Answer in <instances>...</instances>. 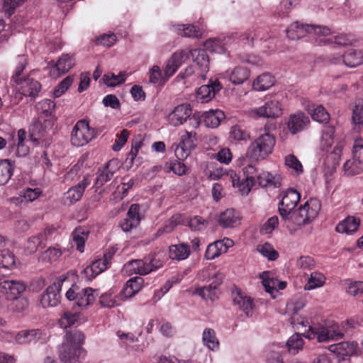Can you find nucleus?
<instances>
[{
	"instance_id": "nucleus-1",
	"label": "nucleus",
	"mask_w": 363,
	"mask_h": 363,
	"mask_svg": "<svg viewBox=\"0 0 363 363\" xmlns=\"http://www.w3.org/2000/svg\"><path fill=\"white\" fill-rule=\"evenodd\" d=\"M300 194L289 189L283 192L279 203V212L289 230H296L312 222L320 210V202L317 199H310L303 206L294 210L300 200Z\"/></svg>"
},
{
	"instance_id": "nucleus-2",
	"label": "nucleus",
	"mask_w": 363,
	"mask_h": 363,
	"mask_svg": "<svg viewBox=\"0 0 363 363\" xmlns=\"http://www.w3.org/2000/svg\"><path fill=\"white\" fill-rule=\"evenodd\" d=\"M84 339V334L81 330H67L59 348L60 361L62 363H82L86 355V351L82 347Z\"/></svg>"
},
{
	"instance_id": "nucleus-3",
	"label": "nucleus",
	"mask_w": 363,
	"mask_h": 363,
	"mask_svg": "<svg viewBox=\"0 0 363 363\" xmlns=\"http://www.w3.org/2000/svg\"><path fill=\"white\" fill-rule=\"evenodd\" d=\"M275 143L273 135L269 133L261 134L247 147L246 157L252 161L264 160L273 152Z\"/></svg>"
},
{
	"instance_id": "nucleus-4",
	"label": "nucleus",
	"mask_w": 363,
	"mask_h": 363,
	"mask_svg": "<svg viewBox=\"0 0 363 363\" xmlns=\"http://www.w3.org/2000/svg\"><path fill=\"white\" fill-rule=\"evenodd\" d=\"M343 337L339 325L335 323H328L325 325L310 326L306 333V337L316 339L319 342L337 340Z\"/></svg>"
},
{
	"instance_id": "nucleus-5",
	"label": "nucleus",
	"mask_w": 363,
	"mask_h": 363,
	"mask_svg": "<svg viewBox=\"0 0 363 363\" xmlns=\"http://www.w3.org/2000/svg\"><path fill=\"white\" fill-rule=\"evenodd\" d=\"M163 262L155 255L145 257L143 259H133L124 265L126 273L147 275L162 267Z\"/></svg>"
},
{
	"instance_id": "nucleus-6",
	"label": "nucleus",
	"mask_w": 363,
	"mask_h": 363,
	"mask_svg": "<svg viewBox=\"0 0 363 363\" xmlns=\"http://www.w3.org/2000/svg\"><path fill=\"white\" fill-rule=\"evenodd\" d=\"M289 38L298 40L305 37L306 35L320 36H328L330 34V29L327 26H320L312 24H303L298 21L290 25L286 30Z\"/></svg>"
},
{
	"instance_id": "nucleus-7",
	"label": "nucleus",
	"mask_w": 363,
	"mask_h": 363,
	"mask_svg": "<svg viewBox=\"0 0 363 363\" xmlns=\"http://www.w3.org/2000/svg\"><path fill=\"white\" fill-rule=\"evenodd\" d=\"M245 114L252 119L259 118H274L282 114V105L279 100L274 99L267 101L262 106L245 111Z\"/></svg>"
},
{
	"instance_id": "nucleus-8",
	"label": "nucleus",
	"mask_w": 363,
	"mask_h": 363,
	"mask_svg": "<svg viewBox=\"0 0 363 363\" xmlns=\"http://www.w3.org/2000/svg\"><path fill=\"white\" fill-rule=\"evenodd\" d=\"M94 129L90 128L85 119L78 121L71 132V143L76 147L86 145L95 136Z\"/></svg>"
},
{
	"instance_id": "nucleus-9",
	"label": "nucleus",
	"mask_w": 363,
	"mask_h": 363,
	"mask_svg": "<svg viewBox=\"0 0 363 363\" xmlns=\"http://www.w3.org/2000/svg\"><path fill=\"white\" fill-rule=\"evenodd\" d=\"M118 162L116 159L109 160L105 165L98 169L94 185L96 188L104 186L110 181L113 174L118 170Z\"/></svg>"
},
{
	"instance_id": "nucleus-10",
	"label": "nucleus",
	"mask_w": 363,
	"mask_h": 363,
	"mask_svg": "<svg viewBox=\"0 0 363 363\" xmlns=\"http://www.w3.org/2000/svg\"><path fill=\"white\" fill-rule=\"evenodd\" d=\"M141 220L140 206L138 203H133L130 205L126 213V217L121 220L120 226L123 231L129 232L137 228Z\"/></svg>"
},
{
	"instance_id": "nucleus-11",
	"label": "nucleus",
	"mask_w": 363,
	"mask_h": 363,
	"mask_svg": "<svg viewBox=\"0 0 363 363\" xmlns=\"http://www.w3.org/2000/svg\"><path fill=\"white\" fill-rule=\"evenodd\" d=\"M358 345L356 342H342L330 347V350L336 353L340 361L349 360L350 357L357 352Z\"/></svg>"
},
{
	"instance_id": "nucleus-12",
	"label": "nucleus",
	"mask_w": 363,
	"mask_h": 363,
	"mask_svg": "<svg viewBox=\"0 0 363 363\" xmlns=\"http://www.w3.org/2000/svg\"><path fill=\"white\" fill-rule=\"evenodd\" d=\"M286 124L289 132L295 135L308 127L310 119L303 112L298 111L289 116Z\"/></svg>"
},
{
	"instance_id": "nucleus-13",
	"label": "nucleus",
	"mask_w": 363,
	"mask_h": 363,
	"mask_svg": "<svg viewBox=\"0 0 363 363\" xmlns=\"http://www.w3.org/2000/svg\"><path fill=\"white\" fill-rule=\"evenodd\" d=\"M191 108L189 104L178 105L169 114L168 121L173 126H178L183 124L191 116Z\"/></svg>"
},
{
	"instance_id": "nucleus-14",
	"label": "nucleus",
	"mask_w": 363,
	"mask_h": 363,
	"mask_svg": "<svg viewBox=\"0 0 363 363\" xmlns=\"http://www.w3.org/2000/svg\"><path fill=\"white\" fill-rule=\"evenodd\" d=\"M234 245V241L230 238L216 240L208 245L206 250V259H213L221 254L227 252L228 250Z\"/></svg>"
},
{
	"instance_id": "nucleus-15",
	"label": "nucleus",
	"mask_w": 363,
	"mask_h": 363,
	"mask_svg": "<svg viewBox=\"0 0 363 363\" xmlns=\"http://www.w3.org/2000/svg\"><path fill=\"white\" fill-rule=\"evenodd\" d=\"M26 289V285L21 281L5 280L0 283V292L5 294L7 299L17 298Z\"/></svg>"
},
{
	"instance_id": "nucleus-16",
	"label": "nucleus",
	"mask_w": 363,
	"mask_h": 363,
	"mask_svg": "<svg viewBox=\"0 0 363 363\" xmlns=\"http://www.w3.org/2000/svg\"><path fill=\"white\" fill-rule=\"evenodd\" d=\"M232 296L234 304L238 306L247 316H251L254 309L252 298L238 289L233 291Z\"/></svg>"
},
{
	"instance_id": "nucleus-17",
	"label": "nucleus",
	"mask_w": 363,
	"mask_h": 363,
	"mask_svg": "<svg viewBox=\"0 0 363 363\" xmlns=\"http://www.w3.org/2000/svg\"><path fill=\"white\" fill-rule=\"evenodd\" d=\"M334 64L343 62L348 67H354L363 62V54L360 50L350 49L344 55H338L331 59Z\"/></svg>"
},
{
	"instance_id": "nucleus-18",
	"label": "nucleus",
	"mask_w": 363,
	"mask_h": 363,
	"mask_svg": "<svg viewBox=\"0 0 363 363\" xmlns=\"http://www.w3.org/2000/svg\"><path fill=\"white\" fill-rule=\"evenodd\" d=\"M186 55V53L184 50L177 51L173 53L172 57L167 60L164 69L165 77L169 78L174 74L182 65Z\"/></svg>"
},
{
	"instance_id": "nucleus-19",
	"label": "nucleus",
	"mask_w": 363,
	"mask_h": 363,
	"mask_svg": "<svg viewBox=\"0 0 363 363\" xmlns=\"http://www.w3.org/2000/svg\"><path fill=\"white\" fill-rule=\"evenodd\" d=\"M143 282L144 280L140 277L130 278L126 281L123 289L120 293V296L123 300L133 297L142 289Z\"/></svg>"
},
{
	"instance_id": "nucleus-20",
	"label": "nucleus",
	"mask_w": 363,
	"mask_h": 363,
	"mask_svg": "<svg viewBox=\"0 0 363 363\" xmlns=\"http://www.w3.org/2000/svg\"><path fill=\"white\" fill-rule=\"evenodd\" d=\"M87 177H84L83 180L74 186L69 188L65 194V199L69 203L78 201L82 196L85 189L89 185Z\"/></svg>"
},
{
	"instance_id": "nucleus-21",
	"label": "nucleus",
	"mask_w": 363,
	"mask_h": 363,
	"mask_svg": "<svg viewBox=\"0 0 363 363\" xmlns=\"http://www.w3.org/2000/svg\"><path fill=\"white\" fill-rule=\"evenodd\" d=\"M250 76L247 69L242 67H237L231 72L226 71L220 74V78H228L233 84H241L245 82Z\"/></svg>"
},
{
	"instance_id": "nucleus-22",
	"label": "nucleus",
	"mask_w": 363,
	"mask_h": 363,
	"mask_svg": "<svg viewBox=\"0 0 363 363\" xmlns=\"http://www.w3.org/2000/svg\"><path fill=\"white\" fill-rule=\"evenodd\" d=\"M60 293H57L55 286H48L41 295L40 304L44 308L55 307L60 303Z\"/></svg>"
},
{
	"instance_id": "nucleus-23",
	"label": "nucleus",
	"mask_w": 363,
	"mask_h": 363,
	"mask_svg": "<svg viewBox=\"0 0 363 363\" xmlns=\"http://www.w3.org/2000/svg\"><path fill=\"white\" fill-rule=\"evenodd\" d=\"M74 65V59L67 54L62 55L57 60L55 67L51 70V74L54 77H59L69 71Z\"/></svg>"
},
{
	"instance_id": "nucleus-24",
	"label": "nucleus",
	"mask_w": 363,
	"mask_h": 363,
	"mask_svg": "<svg viewBox=\"0 0 363 363\" xmlns=\"http://www.w3.org/2000/svg\"><path fill=\"white\" fill-rule=\"evenodd\" d=\"M240 215L233 208H228L220 213L218 218L219 224L223 228L235 227L240 223Z\"/></svg>"
},
{
	"instance_id": "nucleus-25",
	"label": "nucleus",
	"mask_w": 363,
	"mask_h": 363,
	"mask_svg": "<svg viewBox=\"0 0 363 363\" xmlns=\"http://www.w3.org/2000/svg\"><path fill=\"white\" fill-rule=\"evenodd\" d=\"M15 67L13 74L11 77V81L16 84H20L22 79L25 78L23 71L28 65V56L26 55H18L14 60Z\"/></svg>"
},
{
	"instance_id": "nucleus-26",
	"label": "nucleus",
	"mask_w": 363,
	"mask_h": 363,
	"mask_svg": "<svg viewBox=\"0 0 363 363\" xmlns=\"http://www.w3.org/2000/svg\"><path fill=\"white\" fill-rule=\"evenodd\" d=\"M46 123H50V122L44 120L43 123L38 119L30 125L29 138L33 143L37 145L39 144V140L45 136L47 128Z\"/></svg>"
},
{
	"instance_id": "nucleus-27",
	"label": "nucleus",
	"mask_w": 363,
	"mask_h": 363,
	"mask_svg": "<svg viewBox=\"0 0 363 363\" xmlns=\"http://www.w3.org/2000/svg\"><path fill=\"white\" fill-rule=\"evenodd\" d=\"M19 85H21L20 88L21 94L25 96H30L31 98L38 96L41 89L40 82L29 78L22 79V82Z\"/></svg>"
},
{
	"instance_id": "nucleus-28",
	"label": "nucleus",
	"mask_w": 363,
	"mask_h": 363,
	"mask_svg": "<svg viewBox=\"0 0 363 363\" xmlns=\"http://www.w3.org/2000/svg\"><path fill=\"white\" fill-rule=\"evenodd\" d=\"M179 225H186V214L176 213L173 215L164 223L163 227L159 228L157 233L160 235L163 233H169Z\"/></svg>"
},
{
	"instance_id": "nucleus-29",
	"label": "nucleus",
	"mask_w": 363,
	"mask_h": 363,
	"mask_svg": "<svg viewBox=\"0 0 363 363\" xmlns=\"http://www.w3.org/2000/svg\"><path fill=\"white\" fill-rule=\"evenodd\" d=\"M108 267L109 265L101 258L92 262L83 270V274L87 279L91 280Z\"/></svg>"
},
{
	"instance_id": "nucleus-30",
	"label": "nucleus",
	"mask_w": 363,
	"mask_h": 363,
	"mask_svg": "<svg viewBox=\"0 0 363 363\" xmlns=\"http://www.w3.org/2000/svg\"><path fill=\"white\" fill-rule=\"evenodd\" d=\"M225 118L224 112L218 108L206 111V127L218 128L221 121Z\"/></svg>"
},
{
	"instance_id": "nucleus-31",
	"label": "nucleus",
	"mask_w": 363,
	"mask_h": 363,
	"mask_svg": "<svg viewBox=\"0 0 363 363\" xmlns=\"http://www.w3.org/2000/svg\"><path fill=\"white\" fill-rule=\"evenodd\" d=\"M96 296L98 293L92 288L79 289L76 304L79 307L89 306L94 302Z\"/></svg>"
},
{
	"instance_id": "nucleus-32",
	"label": "nucleus",
	"mask_w": 363,
	"mask_h": 363,
	"mask_svg": "<svg viewBox=\"0 0 363 363\" xmlns=\"http://www.w3.org/2000/svg\"><path fill=\"white\" fill-rule=\"evenodd\" d=\"M274 77L269 73H263L254 80L253 89L258 91H264L274 84Z\"/></svg>"
},
{
	"instance_id": "nucleus-33",
	"label": "nucleus",
	"mask_w": 363,
	"mask_h": 363,
	"mask_svg": "<svg viewBox=\"0 0 363 363\" xmlns=\"http://www.w3.org/2000/svg\"><path fill=\"white\" fill-rule=\"evenodd\" d=\"M345 146V142H338L333 151H331L325 158V164L332 169H335L339 164L340 157L342 155V148Z\"/></svg>"
},
{
	"instance_id": "nucleus-34",
	"label": "nucleus",
	"mask_w": 363,
	"mask_h": 363,
	"mask_svg": "<svg viewBox=\"0 0 363 363\" xmlns=\"http://www.w3.org/2000/svg\"><path fill=\"white\" fill-rule=\"evenodd\" d=\"M359 224V219L354 217H347L336 226V230L340 233L352 234L357 231Z\"/></svg>"
},
{
	"instance_id": "nucleus-35",
	"label": "nucleus",
	"mask_w": 363,
	"mask_h": 363,
	"mask_svg": "<svg viewBox=\"0 0 363 363\" xmlns=\"http://www.w3.org/2000/svg\"><path fill=\"white\" fill-rule=\"evenodd\" d=\"M14 169L13 164L8 159L0 160V185H5L10 180Z\"/></svg>"
},
{
	"instance_id": "nucleus-36",
	"label": "nucleus",
	"mask_w": 363,
	"mask_h": 363,
	"mask_svg": "<svg viewBox=\"0 0 363 363\" xmlns=\"http://www.w3.org/2000/svg\"><path fill=\"white\" fill-rule=\"evenodd\" d=\"M190 254L188 245L182 243L169 247V257L172 259L182 260L186 259Z\"/></svg>"
},
{
	"instance_id": "nucleus-37",
	"label": "nucleus",
	"mask_w": 363,
	"mask_h": 363,
	"mask_svg": "<svg viewBox=\"0 0 363 363\" xmlns=\"http://www.w3.org/2000/svg\"><path fill=\"white\" fill-rule=\"evenodd\" d=\"M326 281L325 275L319 272H313L311 273L308 281L304 286V289L311 291L323 286Z\"/></svg>"
},
{
	"instance_id": "nucleus-38",
	"label": "nucleus",
	"mask_w": 363,
	"mask_h": 363,
	"mask_svg": "<svg viewBox=\"0 0 363 363\" xmlns=\"http://www.w3.org/2000/svg\"><path fill=\"white\" fill-rule=\"evenodd\" d=\"M89 237V232L82 227L75 228L72 233L73 242L80 252L84 251V245Z\"/></svg>"
},
{
	"instance_id": "nucleus-39",
	"label": "nucleus",
	"mask_w": 363,
	"mask_h": 363,
	"mask_svg": "<svg viewBox=\"0 0 363 363\" xmlns=\"http://www.w3.org/2000/svg\"><path fill=\"white\" fill-rule=\"evenodd\" d=\"M260 278L262 279V283L265 291L274 298L275 294L277 293L278 280L272 277L271 274L269 272H264L260 275Z\"/></svg>"
},
{
	"instance_id": "nucleus-40",
	"label": "nucleus",
	"mask_w": 363,
	"mask_h": 363,
	"mask_svg": "<svg viewBox=\"0 0 363 363\" xmlns=\"http://www.w3.org/2000/svg\"><path fill=\"white\" fill-rule=\"evenodd\" d=\"M313 120L319 123H327L330 120V115L321 105H313L308 109Z\"/></svg>"
},
{
	"instance_id": "nucleus-41",
	"label": "nucleus",
	"mask_w": 363,
	"mask_h": 363,
	"mask_svg": "<svg viewBox=\"0 0 363 363\" xmlns=\"http://www.w3.org/2000/svg\"><path fill=\"white\" fill-rule=\"evenodd\" d=\"M104 83L110 87H115L123 84L126 80V74L125 72H121L118 74L112 72H108L104 74L102 77Z\"/></svg>"
},
{
	"instance_id": "nucleus-42",
	"label": "nucleus",
	"mask_w": 363,
	"mask_h": 363,
	"mask_svg": "<svg viewBox=\"0 0 363 363\" xmlns=\"http://www.w3.org/2000/svg\"><path fill=\"white\" fill-rule=\"evenodd\" d=\"M114 289H111L108 292L102 294L100 296V303L104 307L113 308L120 304V301L123 300L122 297L114 295Z\"/></svg>"
},
{
	"instance_id": "nucleus-43",
	"label": "nucleus",
	"mask_w": 363,
	"mask_h": 363,
	"mask_svg": "<svg viewBox=\"0 0 363 363\" xmlns=\"http://www.w3.org/2000/svg\"><path fill=\"white\" fill-rule=\"evenodd\" d=\"M334 126L328 125L324 127L322 132L320 147L323 150H328L334 143Z\"/></svg>"
},
{
	"instance_id": "nucleus-44",
	"label": "nucleus",
	"mask_w": 363,
	"mask_h": 363,
	"mask_svg": "<svg viewBox=\"0 0 363 363\" xmlns=\"http://www.w3.org/2000/svg\"><path fill=\"white\" fill-rule=\"evenodd\" d=\"M16 257L8 249L0 250V267L11 269L16 267Z\"/></svg>"
},
{
	"instance_id": "nucleus-45",
	"label": "nucleus",
	"mask_w": 363,
	"mask_h": 363,
	"mask_svg": "<svg viewBox=\"0 0 363 363\" xmlns=\"http://www.w3.org/2000/svg\"><path fill=\"white\" fill-rule=\"evenodd\" d=\"M178 35L188 38H201L203 33L196 26L191 24L179 26Z\"/></svg>"
},
{
	"instance_id": "nucleus-46",
	"label": "nucleus",
	"mask_w": 363,
	"mask_h": 363,
	"mask_svg": "<svg viewBox=\"0 0 363 363\" xmlns=\"http://www.w3.org/2000/svg\"><path fill=\"white\" fill-rule=\"evenodd\" d=\"M285 164L293 175L298 176L303 171L302 164L294 155H289L285 157Z\"/></svg>"
},
{
	"instance_id": "nucleus-47",
	"label": "nucleus",
	"mask_w": 363,
	"mask_h": 363,
	"mask_svg": "<svg viewBox=\"0 0 363 363\" xmlns=\"http://www.w3.org/2000/svg\"><path fill=\"white\" fill-rule=\"evenodd\" d=\"M343 168L345 174L348 176L359 174L363 171V162L357 161L353 157L345 163Z\"/></svg>"
},
{
	"instance_id": "nucleus-48",
	"label": "nucleus",
	"mask_w": 363,
	"mask_h": 363,
	"mask_svg": "<svg viewBox=\"0 0 363 363\" xmlns=\"http://www.w3.org/2000/svg\"><path fill=\"white\" fill-rule=\"evenodd\" d=\"M40 335V330L38 329L22 330L16 334L15 340L18 344H26L31 342Z\"/></svg>"
},
{
	"instance_id": "nucleus-49",
	"label": "nucleus",
	"mask_w": 363,
	"mask_h": 363,
	"mask_svg": "<svg viewBox=\"0 0 363 363\" xmlns=\"http://www.w3.org/2000/svg\"><path fill=\"white\" fill-rule=\"evenodd\" d=\"M257 251L270 261H274L279 257L278 252L269 242L258 245L257 246Z\"/></svg>"
},
{
	"instance_id": "nucleus-50",
	"label": "nucleus",
	"mask_w": 363,
	"mask_h": 363,
	"mask_svg": "<svg viewBox=\"0 0 363 363\" xmlns=\"http://www.w3.org/2000/svg\"><path fill=\"white\" fill-rule=\"evenodd\" d=\"M46 246V243L43 242V240H41L40 237L38 234L37 235L30 237L26 245H25V250L28 254L35 253L38 247L44 248Z\"/></svg>"
},
{
	"instance_id": "nucleus-51",
	"label": "nucleus",
	"mask_w": 363,
	"mask_h": 363,
	"mask_svg": "<svg viewBox=\"0 0 363 363\" xmlns=\"http://www.w3.org/2000/svg\"><path fill=\"white\" fill-rule=\"evenodd\" d=\"M221 89L222 85L218 79H209L208 84H206V102L213 99Z\"/></svg>"
},
{
	"instance_id": "nucleus-52",
	"label": "nucleus",
	"mask_w": 363,
	"mask_h": 363,
	"mask_svg": "<svg viewBox=\"0 0 363 363\" xmlns=\"http://www.w3.org/2000/svg\"><path fill=\"white\" fill-rule=\"evenodd\" d=\"M286 345L289 352L296 354L302 350L303 340L299 334H294L288 340Z\"/></svg>"
},
{
	"instance_id": "nucleus-53",
	"label": "nucleus",
	"mask_w": 363,
	"mask_h": 363,
	"mask_svg": "<svg viewBox=\"0 0 363 363\" xmlns=\"http://www.w3.org/2000/svg\"><path fill=\"white\" fill-rule=\"evenodd\" d=\"M182 160H174L166 163L165 169L167 172H173L175 174L182 176L184 174L187 170L185 164L181 162Z\"/></svg>"
},
{
	"instance_id": "nucleus-54",
	"label": "nucleus",
	"mask_w": 363,
	"mask_h": 363,
	"mask_svg": "<svg viewBox=\"0 0 363 363\" xmlns=\"http://www.w3.org/2000/svg\"><path fill=\"white\" fill-rule=\"evenodd\" d=\"M223 274L221 273H216L213 277L212 282L208 286V297L211 301H214L218 298L217 287L222 283Z\"/></svg>"
},
{
	"instance_id": "nucleus-55",
	"label": "nucleus",
	"mask_w": 363,
	"mask_h": 363,
	"mask_svg": "<svg viewBox=\"0 0 363 363\" xmlns=\"http://www.w3.org/2000/svg\"><path fill=\"white\" fill-rule=\"evenodd\" d=\"M230 137L235 141L247 140L250 138V134L241 126L235 125L230 128Z\"/></svg>"
},
{
	"instance_id": "nucleus-56",
	"label": "nucleus",
	"mask_w": 363,
	"mask_h": 363,
	"mask_svg": "<svg viewBox=\"0 0 363 363\" xmlns=\"http://www.w3.org/2000/svg\"><path fill=\"white\" fill-rule=\"evenodd\" d=\"M79 319L77 313L65 312L59 320V325L61 328H67L73 325Z\"/></svg>"
},
{
	"instance_id": "nucleus-57",
	"label": "nucleus",
	"mask_w": 363,
	"mask_h": 363,
	"mask_svg": "<svg viewBox=\"0 0 363 363\" xmlns=\"http://www.w3.org/2000/svg\"><path fill=\"white\" fill-rule=\"evenodd\" d=\"M62 252L57 247H50L48 248L42 255V260L43 262H52L56 261L61 257Z\"/></svg>"
},
{
	"instance_id": "nucleus-58",
	"label": "nucleus",
	"mask_w": 363,
	"mask_h": 363,
	"mask_svg": "<svg viewBox=\"0 0 363 363\" xmlns=\"http://www.w3.org/2000/svg\"><path fill=\"white\" fill-rule=\"evenodd\" d=\"M275 177L268 172H259L256 178V184L260 186H267L269 185L276 186Z\"/></svg>"
},
{
	"instance_id": "nucleus-59",
	"label": "nucleus",
	"mask_w": 363,
	"mask_h": 363,
	"mask_svg": "<svg viewBox=\"0 0 363 363\" xmlns=\"http://www.w3.org/2000/svg\"><path fill=\"white\" fill-rule=\"evenodd\" d=\"M55 107V104L51 99H44L40 101L37 105V108L41 114L45 116H50L52 115Z\"/></svg>"
},
{
	"instance_id": "nucleus-60",
	"label": "nucleus",
	"mask_w": 363,
	"mask_h": 363,
	"mask_svg": "<svg viewBox=\"0 0 363 363\" xmlns=\"http://www.w3.org/2000/svg\"><path fill=\"white\" fill-rule=\"evenodd\" d=\"M117 40L116 35L110 33H104L103 35H99L95 40V43L97 45H103L104 47H111L115 44Z\"/></svg>"
},
{
	"instance_id": "nucleus-61",
	"label": "nucleus",
	"mask_w": 363,
	"mask_h": 363,
	"mask_svg": "<svg viewBox=\"0 0 363 363\" xmlns=\"http://www.w3.org/2000/svg\"><path fill=\"white\" fill-rule=\"evenodd\" d=\"M206 345L212 351H216L219 348V341L214 330L211 329L206 330Z\"/></svg>"
},
{
	"instance_id": "nucleus-62",
	"label": "nucleus",
	"mask_w": 363,
	"mask_h": 363,
	"mask_svg": "<svg viewBox=\"0 0 363 363\" xmlns=\"http://www.w3.org/2000/svg\"><path fill=\"white\" fill-rule=\"evenodd\" d=\"M215 158L220 163L228 164L233 159V155L229 148H222L218 153L213 154L211 157Z\"/></svg>"
},
{
	"instance_id": "nucleus-63",
	"label": "nucleus",
	"mask_w": 363,
	"mask_h": 363,
	"mask_svg": "<svg viewBox=\"0 0 363 363\" xmlns=\"http://www.w3.org/2000/svg\"><path fill=\"white\" fill-rule=\"evenodd\" d=\"M352 121L355 124H363V101L359 100L352 108Z\"/></svg>"
},
{
	"instance_id": "nucleus-64",
	"label": "nucleus",
	"mask_w": 363,
	"mask_h": 363,
	"mask_svg": "<svg viewBox=\"0 0 363 363\" xmlns=\"http://www.w3.org/2000/svg\"><path fill=\"white\" fill-rule=\"evenodd\" d=\"M353 157L357 161L363 162V139H356L353 145Z\"/></svg>"
}]
</instances>
